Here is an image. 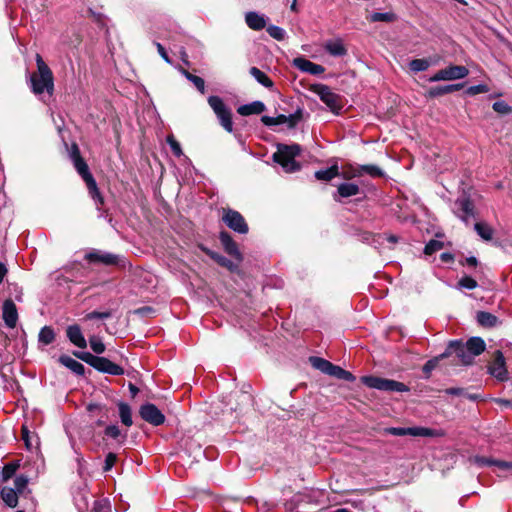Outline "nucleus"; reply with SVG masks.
Here are the masks:
<instances>
[{
    "instance_id": "1",
    "label": "nucleus",
    "mask_w": 512,
    "mask_h": 512,
    "mask_svg": "<svg viewBox=\"0 0 512 512\" xmlns=\"http://www.w3.org/2000/svg\"><path fill=\"white\" fill-rule=\"evenodd\" d=\"M37 72L30 75V87L35 95H41L47 92L49 96L54 91V78L51 69L44 62L42 57L36 55Z\"/></svg>"
},
{
    "instance_id": "2",
    "label": "nucleus",
    "mask_w": 512,
    "mask_h": 512,
    "mask_svg": "<svg viewBox=\"0 0 512 512\" xmlns=\"http://www.w3.org/2000/svg\"><path fill=\"white\" fill-rule=\"evenodd\" d=\"M301 152L298 144H279L277 151L273 154V160L278 163L286 173H293L300 169V164L295 160Z\"/></svg>"
},
{
    "instance_id": "3",
    "label": "nucleus",
    "mask_w": 512,
    "mask_h": 512,
    "mask_svg": "<svg viewBox=\"0 0 512 512\" xmlns=\"http://www.w3.org/2000/svg\"><path fill=\"white\" fill-rule=\"evenodd\" d=\"M73 164L79 175L85 181L89 194L95 201L97 209L100 210V205L103 204V198L99 193L96 181L90 173L88 165L83 160V158H77L76 161H73Z\"/></svg>"
},
{
    "instance_id": "4",
    "label": "nucleus",
    "mask_w": 512,
    "mask_h": 512,
    "mask_svg": "<svg viewBox=\"0 0 512 512\" xmlns=\"http://www.w3.org/2000/svg\"><path fill=\"white\" fill-rule=\"evenodd\" d=\"M361 382L369 388L381 391L406 392L409 390L404 383L375 376H363Z\"/></svg>"
},
{
    "instance_id": "5",
    "label": "nucleus",
    "mask_w": 512,
    "mask_h": 512,
    "mask_svg": "<svg viewBox=\"0 0 512 512\" xmlns=\"http://www.w3.org/2000/svg\"><path fill=\"white\" fill-rule=\"evenodd\" d=\"M208 104L216 114L221 126L229 133L233 131L231 110L225 105L219 96H210Z\"/></svg>"
},
{
    "instance_id": "6",
    "label": "nucleus",
    "mask_w": 512,
    "mask_h": 512,
    "mask_svg": "<svg viewBox=\"0 0 512 512\" xmlns=\"http://www.w3.org/2000/svg\"><path fill=\"white\" fill-rule=\"evenodd\" d=\"M384 433L394 436H413V437H439L443 433L439 430L415 426V427H388L384 429Z\"/></svg>"
},
{
    "instance_id": "7",
    "label": "nucleus",
    "mask_w": 512,
    "mask_h": 512,
    "mask_svg": "<svg viewBox=\"0 0 512 512\" xmlns=\"http://www.w3.org/2000/svg\"><path fill=\"white\" fill-rule=\"evenodd\" d=\"M311 91L319 96L331 111L338 112L342 108L341 97L324 84L313 85Z\"/></svg>"
},
{
    "instance_id": "8",
    "label": "nucleus",
    "mask_w": 512,
    "mask_h": 512,
    "mask_svg": "<svg viewBox=\"0 0 512 512\" xmlns=\"http://www.w3.org/2000/svg\"><path fill=\"white\" fill-rule=\"evenodd\" d=\"M469 74V70L465 66L450 65L444 69L437 71L429 78L430 82L453 81L464 79Z\"/></svg>"
},
{
    "instance_id": "9",
    "label": "nucleus",
    "mask_w": 512,
    "mask_h": 512,
    "mask_svg": "<svg viewBox=\"0 0 512 512\" xmlns=\"http://www.w3.org/2000/svg\"><path fill=\"white\" fill-rule=\"evenodd\" d=\"M303 118V110L298 108L293 114L289 116L280 114L277 117L262 116L261 121L265 126L272 127L276 125L286 124L288 128L293 129Z\"/></svg>"
},
{
    "instance_id": "10",
    "label": "nucleus",
    "mask_w": 512,
    "mask_h": 512,
    "mask_svg": "<svg viewBox=\"0 0 512 512\" xmlns=\"http://www.w3.org/2000/svg\"><path fill=\"white\" fill-rule=\"evenodd\" d=\"M222 220L230 229L237 233L246 234L248 232V225L244 217L236 210L223 209Z\"/></svg>"
},
{
    "instance_id": "11",
    "label": "nucleus",
    "mask_w": 512,
    "mask_h": 512,
    "mask_svg": "<svg viewBox=\"0 0 512 512\" xmlns=\"http://www.w3.org/2000/svg\"><path fill=\"white\" fill-rule=\"evenodd\" d=\"M451 354H455L464 365L472 364L475 358L474 355L467 349V347H465V345L459 341H451L446 351L441 354L440 357L445 358Z\"/></svg>"
},
{
    "instance_id": "12",
    "label": "nucleus",
    "mask_w": 512,
    "mask_h": 512,
    "mask_svg": "<svg viewBox=\"0 0 512 512\" xmlns=\"http://www.w3.org/2000/svg\"><path fill=\"white\" fill-rule=\"evenodd\" d=\"M454 213L463 222L468 224L471 218H474V204L471 199L465 195L455 201Z\"/></svg>"
},
{
    "instance_id": "13",
    "label": "nucleus",
    "mask_w": 512,
    "mask_h": 512,
    "mask_svg": "<svg viewBox=\"0 0 512 512\" xmlns=\"http://www.w3.org/2000/svg\"><path fill=\"white\" fill-rule=\"evenodd\" d=\"M141 418L153 426L162 425L165 422L164 414L151 403L142 405L139 409Z\"/></svg>"
},
{
    "instance_id": "14",
    "label": "nucleus",
    "mask_w": 512,
    "mask_h": 512,
    "mask_svg": "<svg viewBox=\"0 0 512 512\" xmlns=\"http://www.w3.org/2000/svg\"><path fill=\"white\" fill-rule=\"evenodd\" d=\"M489 373L500 381L508 380L505 357L500 350H497L494 353L493 360L489 365Z\"/></svg>"
},
{
    "instance_id": "15",
    "label": "nucleus",
    "mask_w": 512,
    "mask_h": 512,
    "mask_svg": "<svg viewBox=\"0 0 512 512\" xmlns=\"http://www.w3.org/2000/svg\"><path fill=\"white\" fill-rule=\"evenodd\" d=\"M85 259L91 263H102L105 265H116L119 262L118 255L96 249L88 252L85 255Z\"/></svg>"
},
{
    "instance_id": "16",
    "label": "nucleus",
    "mask_w": 512,
    "mask_h": 512,
    "mask_svg": "<svg viewBox=\"0 0 512 512\" xmlns=\"http://www.w3.org/2000/svg\"><path fill=\"white\" fill-rule=\"evenodd\" d=\"M293 66L299 69L300 71L309 73L311 75H320L325 71V68L322 65L313 63L304 57L294 58Z\"/></svg>"
},
{
    "instance_id": "17",
    "label": "nucleus",
    "mask_w": 512,
    "mask_h": 512,
    "mask_svg": "<svg viewBox=\"0 0 512 512\" xmlns=\"http://www.w3.org/2000/svg\"><path fill=\"white\" fill-rule=\"evenodd\" d=\"M468 461H469L470 464L476 465L478 467L494 465L500 471L512 470V462L495 461V460H492L490 458H486V457H483V456H472V457L469 458Z\"/></svg>"
},
{
    "instance_id": "18",
    "label": "nucleus",
    "mask_w": 512,
    "mask_h": 512,
    "mask_svg": "<svg viewBox=\"0 0 512 512\" xmlns=\"http://www.w3.org/2000/svg\"><path fill=\"white\" fill-rule=\"evenodd\" d=\"M92 367L100 372L110 375H120L123 373V369L119 365L111 362L105 357L100 356H97Z\"/></svg>"
},
{
    "instance_id": "19",
    "label": "nucleus",
    "mask_w": 512,
    "mask_h": 512,
    "mask_svg": "<svg viewBox=\"0 0 512 512\" xmlns=\"http://www.w3.org/2000/svg\"><path fill=\"white\" fill-rule=\"evenodd\" d=\"M2 315L5 324L9 328H14L18 320V312L14 302L11 299L5 300L2 308Z\"/></svg>"
},
{
    "instance_id": "20",
    "label": "nucleus",
    "mask_w": 512,
    "mask_h": 512,
    "mask_svg": "<svg viewBox=\"0 0 512 512\" xmlns=\"http://www.w3.org/2000/svg\"><path fill=\"white\" fill-rule=\"evenodd\" d=\"M219 239H220L221 244L223 245L225 251L229 255L234 256L237 259H241V254L239 252L238 246L228 232H226V231L220 232Z\"/></svg>"
},
{
    "instance_id": "21",
    "label": "nucleus",
    "mask_w": 512,
    "mask_h": 512,
    "mask_svg": "<svg viewBox=\"0 0 512 512\" xmlns=\"http://www.w3.org/2000/svg\"><path fill=\"white\" fill-rule=\"evenodd\" d=\"M66 334L71 343L79 348H85L87 342L82 334L80 327L76 324L67 327Z\"/></svg>"
},
{
    "instance_id": "22",
    "label": "nucleus",
    "mask_w": 512,
    "mask_h": 512,
    "mask_svg": "<svg viewBox=\"0 0 512 512\" xmlns=\"http://www.w3.org/2000/svg\"><path fill=\"white\" fill-rule=\"evenodd\" d=\"M462 87H463V84H460V83L431 87L427 91V97H429V98L439 97L442 95H446V94L458 91V90L462 89Z\"/></svg>"
},
{
    "instance_id": "23",
    "label": "nucleus",
    "mask_w": 512,
    "mask_h": 512,
    "mask_svg": "<svg viewBox=\"0 0 512 512\" xmlns=\"http://www.w3.org/2000/svg\"><path fill=\"white\" fill-rule=\"evenodd\" d=\"M59 362L78 376H83L85 373L84 365L68 355H61Z\"/></svg>"
},
{
    "instance_id": "24",
    "label": "nucleus",
    "mask_w": 512,
    "mask_h": 512,
    "mask_svg": "<svg viewBox=\"0 0 512 512\" xmlns=\"http://www.w3.org/2000/svg\"><path fill=\"white\" fill-rule=\"evenodd\" d=\"M266 109V106L261 101H254L249 104L241 105L237 112L242 116H249L253 114H261Z\"/></svg>"
},
{
    "instance_id": "25",
    "label": "nucleus",
    "mask_w": 512,
    "mask_h": 512,
    "mask_svg": "<svg viewBox=\"0 0 512 512\" xmlns=\"http://www.w3.org/2000/svg\"><path fill=\"white\" fill-rule=\"evenodd\" d=\"M245 21L247 26L253 30H261L266 26V19L264 15H260L256 12L246 13Z\"/></svg>"
},
{
    "instance_id": "26",
    "label": "nucleus",
    "mask_w": 512,
    "mask_h": 512,
    "mask_svg": "<svg viewBox=\"0 0 512 512\" xmlns=\"http://www.w3.org/2000/svg\"><path fill=\"white\" fill-rule=\"evenodd\" d=\"M325 50L332 56H344L347 53L343 42L341 40H330L324 45Z\"/></svg>"
},
{
    "instance_id": "27",
    "label": "nucleus",
    "mask_w": 512,
    "mask_h": 512,
    "mask_svg": "<svg viewBox=\"0 0 512 512\" xmlns=\"http://www.w3.org/2000/svg\"><path fill=\"white\" fill-rule=\"evenodd\" d=\"M21 437L25 443L26 448L29 451L38 448L39 446V438L34 435L27 426L23 425L21 429Z\"/></svg>"
},
{
    "instance_id": "28",
    "label": "nucleus",
    "mask_w": 512,
    "mask_h": 512,
    "mask_svg": "<svg viewBox=\"0 0 512 512\" xmlns=\"http://www.w3.org/2000/svg\"><path fill=\"white\" fill-rule=\"evenodd\" d=\"M0 495H1L2 500L4 501V503L7 506H9L11 508H14L17 506L18 494L15 489L10 488V487H3L0 491Z\"/></svg>"
},
{
    "instance_id": "29",
    "label": "nucleus",
    "mask_w": 512,
    "mask_h": 512,
    "mask_svg": "<svg viewBox=\"0 0 512 512\" xmlns=\"http://www.w3.org/2000/svg\"><path fill=\"white\" fill-rule=\"evenodd\" d=\"M144 382L143 375L135 368L130 369V395L134 397Z\"/></svg>"
},
{
    "instance_id": "30",
    "label": "nucleus",
    "mask_w": 512,
    "mask_h": 512,
    "mask_svg": "<svg viewBox=\"0 0 512 512\" xmlns=\"http://www.w3.org/2000/svg\"><path fill=\"white\" fill-rule=\"evenodd\" d=\"M360 192V188L355 183H341L337 188V195L342 198L355 196Z\"/></svg>"
},
{
    "instance_id": "31",
    "label": "nucleus",
    "mask_w": 512,
    "mask_h": 512,
    "mask_svg": "<svg viewBox=\"0 0 512 512\" xmlns=\"http://www.w3.org/2000/svg\"><path fill=\"white\" fill-rule=\"evenodd\" d=\"M328 375L348 382H353L355 380V376L352 373L344 370L340 366L334 365L333 363H331Z\"/></svg>"
},
{
    "instance_id": "32",
    "label": "nucleus",
    "mask_w": 512,
    "mask_h": 512,
    "mask_svg": "<svg viewBox=\"0 0 512 512\" xmlns=\"http://www.w3.org/2000/svg\"><path fill=\"white\" fill-rule=\"evenodd\" d=\"M464 345L474 355V357L484 352L486 347L484 340L480 337H472Z\"/></svg>"
},
{
    "instance_id": "33",
    "label": "nucleus",
    "mask_w": 512,
    "mask_h": 512,
    "mask_svg": "<svg viewBox=\"0 0 512 512\" xmlns=\"http://www.w3.org/2000/svg\"><path fill=\"white\" fill-rule=\"evenodd\" d=\"M339 176V167L337 164L332 165L331 167L319 170L315 172V178L322 181H330L335 177Z\"/></svg>"
},
{
    "instance_id": "34",
    "label": "nucleus",
    "mask_w": 512,
    "mask_h": 512,
    "mask_svg": "<svg viewBox=\"0 0 512 512\" xmlns=\"http://www.w3.org/2000/svg\"><path fill=\"white\" fill-rule=\"evenodd\" d=\"M339 176L345 180H351L361 176L360 165L347 164L339 171Z\"/></svg>"
},
{
    "instance_id": "35",
    "label": "nucleus",
    "mask_w": 512,
    "mask_h": 512,
    "mask_svg": "<svg viewBox=\"0 0 512 512\" xmlns=\"http://www.w3.org/2000/svg\"><path fill=\"white\" fill-rule=\"evenodd\" d=\"M250 74L262 86H264L266 88H272L273 87V81L263 71H261L259 68L251 67L250 68Z\"/></svg>"
},
{
    "instance_id": "36",
    "label": "nucleus",
    "mask_w": 512,
    "mask_h": 512,
    "mask_svg": "<svg viewBox=\"0 0 512 512\" xmlns=\"http://www.w3.org/2000/svg\"><path fill=\"white\" fill-rule=\"evenodd\" d=\"M55 340V332L50 326H44L41 328L38 334V341L43 345H50Z\"/></svg>"
},
{
    "instance_id": "37",
    "label": "nucleus",
    "mask_w": 512,
    "mask_h": 512,
    "mask_svg": "<svg viewBox=\"0 0 512 512\" xmlns=\"http://www.w3.org/2000/svg\"><path fill=\"white\" fill-rule=\"evenodd\" d=\"M477 321L481 326L493 327L496 325L498 318L489 312L480 311L477 313Z\"/></svg>"
},
{
    "instance_id": "38",
    "label": "nucleus",
    "mask_w": 512,
    "mask_h": 512,
    "mask_svg": "<svg viewBox=\"0 0 512 512\" xmlns=\"http://www.w3.org/2000/svg\"><path fill=\"white\" fill-rule=\"evenodd\" d=\"M309 361H310L311 365H312L315 369H317V370L321 371L322 373H324V374H327V375H328L329 368H330V366H331V362H330V361H328V360H326V359H324V358H321V357H315V356L310 357V358H309Z\"/></svg>"
},
{
    "instance_id": "39",
    "label": "nucleus",
    "mask_w": 512,
    "mask_h": 512,
    "mask_svg": "<svg viewBox=\"0 0 512 512\" xmlns=\"http://www.w3.org/2000/svg\"><path fill=\"white\" fill-rule=\"evenodd\" d=\"M104 435L106 438L115 440L116 442H120L124 438V435L117 424L107 426L105 428Z\"/></svg>"
},
{
    "instance_id": "40",
    "label": "nucleus",
    "mask_w": 512,
    "mask_h": 512,
    "mask_svg": "<svg viewBox=\"0 0 512 512\" xmlns=\"http://www.w3.org/2000/svg\"><path fill=\"white\" fill-rule=\"evenodd\" d=\"M396 15L393 12H375L369 16V21L371 22H394L396 20Z\"/></svg>"
},
{
    "instance_id": "41",
    "label": "nucleus",
    "mask_w": 512,
    "mask_h": 512,
    "mask_svg": "<svg viewBox=\"0 0 512 512\" xmlns=\"http://www.w3.org/2000/svg\"><path fill=\"white\" fill-rule=\"evenodd\" d=\"M477 234L484 240L489 241L492 239L493 230L486 223L478 222L474 225Z\"/></svg>"
},
{
    "instance_id": "42",
    "label": "nucleus",
    "mask_w": 512,
    "mask_h": 512,
    "mask_svg": "<svg viewBox=\"0 0 512 512\" xmlns=\"http://www.w3.org/2000/svg\"><path fill=\"white\" fill-rule=\"evenodd\" d=\"M431 63L428 59L421 58V59H413L409 63V68L413 72H421L425 71L430 67Z\"/></svg>"
},
{
    "instance_id": "43",
    "label": "nucleus",
    "mask_w": 512,
    "mask_h": 512,
    "mask_svg": "<svg viewBox=\"0 0 512 512\" xmlns=\"http://www.w3.org/2000/svg\"><path fill=\"white\" fill-rule=\"evenodd\" d=\"M478 286L477 281L470 276H463L457 283L458 289L473 290Z\"/></svg>"
},
{
    "instance_id": "44",
    "label": "nucleus",
    "mask_w": 512,
    "mask_h": 512,
    "mask_svg": "<svg viewBox=\"0 0 512 512\" xmlns=\"http://www.w3.org/2000/svg\"><path fill=\"white\" fill-rule=\"evenodd\" d=\"M361 176L366 173L372 177L383 176V171L376 165H360Z\"/></svg>"
},
{
    "instance_id": "45",
    "label": "nucleus",
    "mask_w": 512,
    "mask_h": 512,
    "mask_svg": "<svg viewBox=\"0 0 512 512\" xmlns=\"http://www.w3.org/2000/svg\"><path fill=\"white\" fill-rule=\"evenodd\" d=\"M184 74L202 94L205 92V82L201 77L193 75L187 71H184Z\"/></svg>"
},
{
    "instance_id": "46",
    "label": "nucleus",
    "mask_w": 512,
    "mask_h": 512,
    "mask_svg": "<svg viewBox=\"0 0 512 512\" xmlns=\"http://www.w3.org/2000/svg\"><path fill=\"white\" fill-rule=\"evenodd\" d=\"M443 248V242L439 241V240H430L425 248H424V253L426 255H432L433 253L441 250Z\"/></svg>"
},
{
    "instance_id": "47",
    "label": "nucleus",
    "mask_w": 512,
    "mask_h": 512,
    "mask_svg": "<svg viewBox=\"0 0 512 512\" xmlns=\"http://www.w3.org/2000/svg\"><path fill=\"white\" fill-rule=\"evenodd\" d=\"M492 108L499 114L506 115L512 113V106H509L505 101L494 102Z\"/></svg>"
},
{
    "instance_id": "48",
    "label": "nucleus",
    "mask_w": 512,
    "mask_h": 512,
    "mask_svg": "<svg viewBox=\"0 0 512 512\" xmlns=\"http://www.w3.org/2000/svg\"><path fill=\"white\" fill-rule=\"evenodd\" d=\"M90 347L96 354H102L105 351V345L99 337L92 336L89 339Z\"/></svg>"
},
{
    "instance_id": "49",
    "label": "nucleus",
    "mask_w": 512,
    "mask_h": 512,
    "mask_svg": "<svg viewBox=\"0 0 512 512\" xmlns=\"http://www.w3.org/2000/svg\"><path fill=\"white\" fill-rule=\"evenodd\" d=\"M18 467H19V465L14 462L6 464L2 469L3 480L6 481V480L10 479L16 473V470L18 469Z\"/></svg>"
},
{
    "instance_id": "50",
    "label": "nucleus",
    "mask_w": 512,
    "mask_h": 512,
    "mask_svg": "<svg viewBox=\"0 0 512 512\" xmlns=\"http://www.w3.org/2000/svg\"><path fill=\"white\" fill-rule=\"evenodd\" d=\"M267 32L272 38L279 41L283 40L285 37L284 29H282L279 26L270 25L269 27H267Z\"/></svg>"
},
{
    "instance_id": "51",
    "label": "nucleus",
    "mask_w": 512,
    "mask_h": 512,
    "mask_svg": "<svg viewBox=\"0 0 512 512\" xmlns=\"http://www.w3.org/2000/svg\"><path fill=\"white\" fill-rule=\"evenodd\" d=\"M28 478L26 476L20 475L17 476L14 480V488L17 494H22L27 487Z\"/></svg>"
},
{
    "instance_id": "52",
    "label": "nucleus",
    "mask_w": 512,
    "mask_h": 512,
    "mask_svg": "<svg viewBox=\"0 0 512 512\" xmlns=\"http://www.w3.org/2000/svg\"><path fill=\"white\" fill-rule=\"evenodd\" d=\"M210 256H211V257H212V258H213V259H214L218 264H220V265H221V266H223V267L228 268L229 270H232V269L235 267L234 263H233L231 260H229V259H227L226 257H224V256H221V255H219V254H217V253H211V254H210Z\"/></svg>"
},
{
    "instance_id": "53",
    "label": "nucleus",
    "mask_w": 512,
    "mask_h": 512,
    "mask_svg": "<svg viewBox=\"0 0 512 512\" xmlns=\"http://www.w3.org/2000/svg\"><path fill=\"white\" fill-rule=\"evenodd\" d=\"M73 354L75 357L84 361L85 363L89 364L90 366H93L95 359L97 358L96 355H93L90 352L75 351Z\"/></svg>"
},
{
    "instance_id": "54",
    "label": "nucleus",
    "mask_w": 512,
    "mask_h": 512,
    "mask_svg": "<svg viewBox=\"0 0 512 512\" xmlns=\"http://www.w3.org/2000/svg\"><path fill=\"white\" fill-rule=\"evenodd\" d=\"M489 90L490 89L487 85L478 84V85L468 87L466 90V94L469 96H475L477 94L487 93V92H489Z\"/></svg>"
},
{
    "instance_id": "55",
    "label": "nucleus",
    "mask_w": 512,
    "mask_h": 512,
    "mask_svg": "<svg viewBox=\"0 0 512 512\" xmlns=\"http://www.w3.org/2000/svg\"><path fill=\"white\" fill-rule=\"evenodd\" d=\"M166 141L169 144V146L175 156L179 157L182 155L181 146H180L179 142L174 138L173 135L167 136Z\"/></svg>"
},
{
    "instance_id": "56",
    "label": "nucleus",
    "mask_w": 512,
    "mask_h": 512,
    "mask_svg": "<svg viewBox=\"0 0 512 512\" xmlns=\"http://www.w3.org/2000/svg\"><path fill=\"white\" fill-rule=\"evenodd\" d=\"M442 359L440 356L428 360L423 366V372L428 377L430 373L437 367L439 360Z\"/></svg>"
},
{
    "instance_id": "57",
    "label": "nucleus",
    "mask_w": 512,
    "mask_h": 512,
    "mask_svg": "<svg viewBox=\"0 0 512 512\" xmlns=\"http://www.w3.org/2000/svg\"><path fill=\"white\" fill-rule=\"evenodd\" d=\"M116 461H117L116 454L108 453L105 458V462H104V466H103L104 472L110 471L112 469V467L115 465Z\"/></svg>"
},
{
    "instance_id": "58",
    "label": "nucleus",
    "mask_w": 512,
    "mask_h": 512,
    "mask_svg": "<svg viewBox=\"0 0 512 512\" xmlns=\"http://www.w3.org/2000/svg\"><path fill=\"white\" fill-rule=\"evenodd\" d=\"M119 414L121 418V422L128 426V403L120 402L119 403Z\"/></svg>"
},
{
    "instance_id": "59",
    "label": "nucleus",
    "mask_w": 512,
    "mask_h": 512,
    "mask_svg": "<svg viewBox=\"0 0 512 512\" xmlns=\"http://www.w3.org/2000/svg\"><path fill=\"white\" fill-rule=\"evenodd\" d=\"M95 510H96V512H109L110 511L109 502L106 500L95 502Z\"/></svg>"
},
{
    "instance_id": "60",
    "label": "nucleus",
    "mask_w": 512,
    "mask_h": 512,
    "mask_svg": "<svg viewBox=\"0 0 512 512\" xmlns=\"http://www.w3.org/2000/svg\"><path fill=\"white\" fill-rule=\"evenodd\" d=\"M153 312H154V310L149 306H144L139 309H135L133 311L134 314H137L140 316H148V315L152 314Z\"/></svg>"
},
{
    "instance_id": "61",
    "label": "nucleus",
    "mask_w": 512,
    "mask_h": 512,
    "mask_svg": "<svg viewBox=\"0 0 512 512\" xmlns=\"http://www.w3.org/2000/svg\"><path fill=\"white\" fill-rule=\"evenodd\" d=\"M107 317H109V313H107V312L93 311L87 315L88 319H105Z\"/></svg>"
},
{
    "instance_id": "62",
    "label": "nucleus",
    "mask_w": 512,
    "mask_h": 512,
    "mask_svg": "<svg viewBox=\"0 0 512 512\" xmlns=\"http://www.w3.org/2000/svg\"><path fill=\"white\" fill-rule=\"evenodd\" d=\"M70 158L72 161H76L77 158H82L80 155V151L77 145H72L71 151H70Z\"/></svg>"
},
{
    "instance_id": "63",
    "label": "nucleus",
    "mask_w": 512,
    "mask_h": 512,
    "mask_svg": "<svg viewBox=\"0 0 512 512\" xmlns=\"http://www.w3.org/2000/svg\"><path fill=\"white\" fill-rule=\"evenodd\" d=\"M157 49H158V52L159 54L161 55V57L168 63H170V59H169V56L165 50V48L160 44V43H157Z\"/></svg>"
},
{
    "instance_id": "64",
    "label": "nucleus",
    "mask_w": 512,
    "mask_h": 512,
    "mask_svg": "<svg viewBox=\"0 0 512 512\" xmlns=\"http://www.w3.org/2000/svg\"><path fill=\"white\" fill-rule=\"evenodd\" d=\"M445 393L449 394V395L459 396V395H462L464 393V389H462V388H448V389L445 390Z\"/></svg>"
}]
</instances>
